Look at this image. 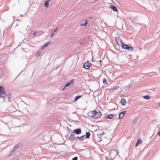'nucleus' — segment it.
<instances>
[{
    "instance_id": "27",
    "label": "nucleus",
    "mask_w": 160,
    "mask_h": 160,
    "mask_svg": "<svg viewBox=\"0 0 160 160\" xmlns=\"http://www.w3.org/2000/svg\"><path fill=\"white\" fill-rule=\"evenodd\" d=\"M54 33H52L51 36V37H52L54 35Z\"/></svg>"
},
{
    "instance_id": "8",
    "label": "nucleus",
    "mask_w": 160,
    "mask_h": 160,
    "mask_svg": "<svg viewBox=\"0 0 160 160\" xmlns=\"http://www.w3.org/2000/svg\"><path fill=\"white\" fill-rule=\"evenodd\" d=\"M73 132L77 134H80L81 133V131L80 128L78 129H75L73 130Z\"/></svg>"
},
{
    "instance_id": "24",
    "label": "nucleus",
    "mask_w": 160,
    "mask_h": 160,
    "mask_svg": "<svg viewBox=\"0 0 160 160\" xmlns=\"http://www.w3.org/2000/svg\"><path fill=\"white\" fill-rule=\"evenodd\" d=\"M18 147H19V146H18L16 145V146H15V147H14V148H15L16 149V148H18Z\"/></svg>"
},
{
    "instance_id": "29",
    "label": "nucleus",
    "mask_w": 160,
    "mask_h": 160,
    "mask_svg": "<svg viewBox=\"0 0 160 160\" xmlns=\"http://www.w3.org/2000/svg\"><path fill=\"white\" fill-rule=\"evenodd\" d=\"M116 42H117V44H119V43H118V42L116 41Z\"/></svg>"
},
{
    "instance_id": "6",
    "label": "nucleus",
    "mask_w": 160,
    "mask_h": 160,
    "mask_svg": "<svg viewBox=\"0 0 160 160\" xmlns=\"http://www.w3.org/2000/svg\"><path fill=\"white\" fill-rule=\"evenodd\" d=\"M68 138L71 141H73L74 140L75 138L74 133L72 132L70 136Z\"/></svg>"
},
{
    "instance_id": "7",
    "label": "nucleus",
    "mask_w": 160,
    "mask_h": 160,
    "mask_svg": "<svg viewBox=\"0 0 160 160\" xmlns=\"http://www.w3.org/2000/svg\"><path fill=\"white\" fill-rule=\"evenodd\" d=\"M96 111L95 110L91 111L90 113L91 114V117L93 118V117H95V114L96 113Z\"/></svg>"
},
{
    "instance_id": "3",
    "label": "nucleus",
    "mask_w": 160,
    "mask_h": 160,
    "mask_svg": "<svg viewBox=\"0 0 160 160\" xmlns=\"http://www.w3.org/2000/svg\"><path fill=\"white\" fill-rule=\"evenodd\" d=\"M5 94L4 89L2 86H0V98H3V97L1 96V94L4 95Z\"/></svg>"
},
{
    "instance_id": "17",
    "label": "nucleus",
    "mask_w": 160,
    "mask_h": 160,
    "mask_svg": "<svg viewBox=\"0 0 160 160\" xmlns=\"http://www.w3.org/2000/svg\"><path fill=\"white\" fill-rule=\"evenodd\" d=\"M49 1H46L45 2V3H44V6L46 7H48V5H49Z\"/></svg>"
},
{
    "instance_id": "16",
    "label": "nucleus",
    "mask_w": 160,
    "mask_h": 160,
    "mask_svg": "<svg viewBox=\"0 0 160 160\" xmlns=\"http://www.w3.org/2000/svg\"><path fill=\"white\" fill-rule=\"evenodd\" d=\"M82 95H81L80 96H78L74 98V101H77L80 98H81L82 97Z\"/></svg>"
},
{
    "instance_id": "20",
    "label": "nucleus",
    "mask_w": 160,
    "mask_h": 160,
    "mask_svg": "<svg viewBox=\"0 0 160 160\" xmlns=\"http://www.w3.org/2000/svg\"><path fill=\"white\" fill-rule=\"evenodd\" d=\"M143 98L146 99H149L150 98V97L148 95L143 96Z\"/></svg>"
},
{
    "instance_id": "25",
    "label": "nucleus",
    "mask_w": 160,
    "mask_h": 160,
    "mask_svg": "<svg viewBox=\"0 0 160 160\" xmlns=\"http://www.w3.org/2000/svg\"><path fill=\"white\" fill-rule=\"evenodd\" d=\"M58 29V28H56V29L54 31V32H56Z\"/></svg>"
},
{
    "instance_id": "13",
    "label": "nucleus",
    "mask_w": 160,
    "mask_h": 160,
    "mask_svg": "<svg viewBox=\"0 0 160 160\" xmlns=\"http://www.w3.org/2000/svg\"><path fill=\"white\" fill-rule=\"evenodd\" d=\"M72 82H73V81L72 80L70 81L68 83L66 84L65 85L64 88H65V87H68V86H69V85H71V84L72 83Z\"/></svg>"
},
{
    "instance_id": "9",
    "label": "nucleus",
    "mask_w": 160,
    "mask_h": 160,
    "mask_svg": "<svg viewBox=\"0 0 160 160\" xmlns=\"http://www.w3.org/2000/svg\"><path fill=\"white\" fill-rule=\"evenodd\" d=\"M121 104L122 106H125L126 104V101L125 100V99L124 98L121 99Z\"/></svg>"
},
{
    "instance_id": "19",
    "label": "nucleus",
    "mask_w": 160,
    "mask_h": 160,
    "mask_svg": "<svg viewBox=\"0 0 160 160\" xmlns=\"http://www.w3.org/2000/svg\"><path fill=\"white\" fill-rule=\"evenodd\" d=\"M87 24H88V22H87V21L86 20V21L85 23H82V24H81L80 25L81 26H86V25Z\"/></svg>"
},
{
    "instance_id": "10",
    "label": "nucleus",
    "mask_w": 160,
    "mask_h": 160,
    "mask_svg": "<svg viewBox=\"0 0 160 160\" xmlns=\"http://www.w3.org/2000/svg\"><path fill=\"white\" fill-rule=\"evenodd\" d=\"M119 88L118 86L114 87L113 88H111L109 89V90L111 91H112L118 89Z\"/></svg>"
},
{
    "instance_id": "11",
    "label": "nucleus",
    "mask_w": 160,
    "mask_h": 160,
    "mask_svg": "<svg viewBox=\"0 0 160 160\" xmlns=\"http://www.w3.org/2000/svg\"><path fill=\"white\" fill-rule=\"evenodd\" d=\"M114 117V115L112 114H110L107 116L106 118L108 119H111Z\"/></svg>"
},
{
    "instance_id": "22",
    "label": "nucleus",
    "mask_w": 160,
    "mask_h": 160,
    "mask_svg": "<svg viewBox=\"0 0 160 160\" xmlns=\"http://www.w3.org/2000/svg\"><path fill=\"white\" fill-rule=\"evenodd\" d=\"M103 83L105 84H107V81L105 78H103Z\"/></svg>"
},
{
    "instance_id": "18",
    "label": "nucleus",
    "mask_w": 160,
    "mask_h": 160,
    "mask_svg": "<svg viewBox=\"0 0 160 160\" xmlns=\"http://www.w3.org/2000/svg\"><path fill=\"white\" fill-rule=\"evenodd\" d=\"M90 134L89 132H87L86 133V137L87 138H89Z\"/></svg>"
},
{
    "instance_id": "2",
    "label": "nucleus",
    "mask_w": 160,
    "mask_h": 160,
    "mask_svg": "<svg viewBox=\"0 0 160 160\" xmlns=\"http://www.w3.org/2000/svg\"><path fill=\"white\" fill-rule=\"evenodd\" d=\"M121 46L123 48L129 50L130 51H133V49L131 47L127 45H125L122 43H121Z\"/></svg>"
},
{
    "instance_id": "14",
    "label": "nucleus",
    "mask_w": 160,
    "mask_h": 160,
    "mask_svg": "<svg viewBox=\"0 0 160 160\" xmlns=\"http://www.w3.org/2000/svg\"><path fill=\"white\" fill-rule=\"evenodd\" d=\"M51 41H49L47 43H45L43 47H42V49H43L45 47H47L48 45L50 43H51Z\"/></svg>"
},
{
    "instance_id": "28",
    "label": "nucleus",
    "mask_w": 160,
    "mask_h": 160,
    "mask_svg": "<svg viewBox=\"0 0 160 160\" xmlns=\"http://www.w3.org/2000/svg\"><path fill=\"white\" fill-rule=\"evenodd\" d=\"M37 33V32H34V35H35Z\"/></svg>"
},
{
    "instance_id": "5",
    "label": "nucleus",
    "mask_w": 160,
    "mask_h": 160,
    "mask_svg": "<svg viewBox=\"0 0 160 160\" xmlns=\"http://www.w3.org/2000/svg\"><path fill=\"white\" fill-rule=\"evenodd\" d=\"M127 112L126 111H124L119 113V119H121L124 115Z\"/></svg>"
},
{
    "instance_id": "15",
    "label": "nucleus",
    "mask_w": 160,
    "mask_h": 160,
    "mask_svg": "<svg viewBox=\"0 0 160 160\" xmlns=\"http://www.w3.org/2000/svg\"><path fill=\"white\" fill-rule=\"evenodd\" d=\"M110 7L114 11H118L117 8L113 5H111L110 6Z\"/></svg>"
},
{
    "instance_id": "26",
    "label": "nucleus",
    "mask_w": 160,
    "mask_h": 160,
    "mask_svg": "<svg viewBox=\"0 0 160 160\" xmlns=\"http://www.w3.org/2000/svg\"><path fill=\"white\" fill-rule=\"evenodd\" d=\"M158 135H159V136H160V131L158 133Z\"/></svg>"
},
{
    "instance_id": "12",
    "label": "nucleus",
    "mask_w": 160,
    "mask_h": 160,
    "mask_svg": "<svg viewBox=\"0 0 160 160\" xmlns=\"http://www.w3.org/2000/svg\"><path fill=\"white\" fill-rule=\"evenodd\" d=\"M142 142V140L140 139H138V142H137L136 145V147H137L138 146L139 144H141Z\"/></svg>"
},
{
    "instance_id": "21",
    "label": "nucleus",
    "mask_w": 160,
    "mask_h": 160,
    "mask_svg": "<svg viewBox=\"0 0 160 160\" xmlns=\"http://www.w3.org/2000/svg\"><path fill=\"white\" fill-rule=\"evenodd\" d=\"M78 138L80 140H83L84 138V136H82L80 137H78Z\"/></svg>"
},
{
    "instance_id": "23",
    "label": "nucleus",
    "mask_w": 160,
    "mask_h": 160,
    "mask_svg": "<svg viewBox=\"0 0 160 160\" xmlns=\"http://www.w3.org/2000/svg\"><path fill=\"white\" fill-rule=\"evenodd\" d=\"M78 159V158L77 157H76L73 158L72 160H77Z\"/></svg>"
},
{
    "instance_id": "1",
    "label": "nucleus",
    "mask_w": 160,
    "mask_h": 160,
    "mask_svg": "<svg viewBox=\"0 0 160 160\" xmlns=\"http://www.w3.org/2000/svg\"><path fill=\"white\" fill-rule=\"evenodd\" d=\"M91 66V63L88 61H87L84 64L83 67L84 68L88 70L90 68Z\"/></svg>"
},
{
    "instance_id": "4",
    "label": "nucleus",
    "mask_w": 160,
    "mask_h": 160,
    "mask_svg": "<svg viewBox=\"0 0 160 160\" xmlns=\"http://www.w3.org/2000/svg\"><path fill=\"white\" fill-rule=\"evenodd\" d=\"M101 113L100 112H97L96 111L95 114V117H93L94 119H98L101 117Z\"/></svg>"
}]
</instances>
